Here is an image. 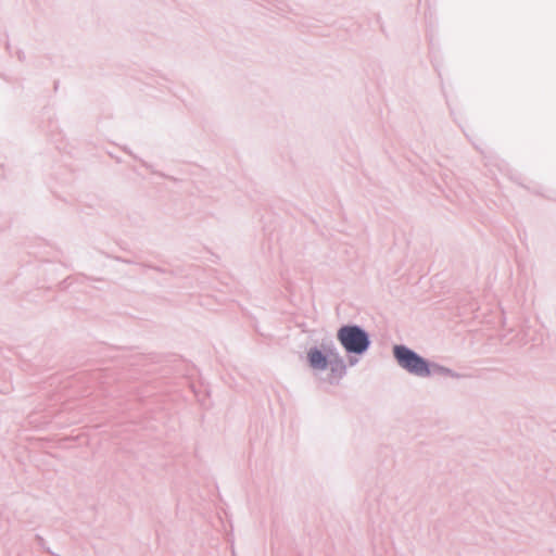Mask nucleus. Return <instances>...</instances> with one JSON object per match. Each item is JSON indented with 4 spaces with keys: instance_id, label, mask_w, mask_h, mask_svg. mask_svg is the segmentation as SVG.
Masks as SVG:
<instances>
[{
    "instance_id": "f257e3e1",
    "label": "nucleus",
    "mask_w": 556,
    "mask_h": 556,
    "mask_svg": "<svg viewBox=\"0 0 556 556\" xmlns=\"http://www.w3.org/2000/svg\"><path fill=\"white\" fill-rule=\"evenodd\" d=\"M393 353L400 366L410 374L421 377L430 374L428 363L406 346L395 345Z\"/></svg>"
},
{
    "instance_id": "7ed1b4c3",
    "label": "nucleus",
    "mask_w": 556,
    "mask_h": 556,
    "mask_svg": "<svg viewBox=\"0 0 556 556\" xmlns=\"http://www.w3.org/2000/svg\"><path fill=\"white\" fill-rule=\"evenodd\" d=\"M311 367L315 369H325L327 367L326 356L317 349H312L307 353Z\"/></svg>"
},
{
    "instance_id": "f03ea898",
    "label": "nucleus",
    "mask_w": 556,
    "mask_h": 556,
    "mask_svg": "<svg viewBox=\"0 0 556 556\" xmlns=\"http://www.w3.org/2000/svg\"><path fill=\"white\" fill-rule=\"evenodd\" d=\"M338 340L351 353H363L369 345L368 336L356 326H345L338 331Z\"/></svg>"
}]
</instances>
